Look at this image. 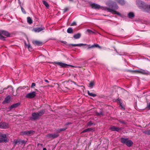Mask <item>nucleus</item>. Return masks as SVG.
Instances as JSON below:
<instances>
[{"mask_svg": "<svg viewBox=\"0 0 150 150\" xmlns=\"http://www.w3.org/2000/svg\"><path fill=\"white\" fill-rule=\"evenodd\" d=\"M59 136V134L58 133H56L48 134L47 137L50 139H54L57 137Z\"/></svg>", "mask_w": 150, "mask_h": 150, "instance_id": "11", "label": "nucleus"}, {"mask_svg": "<svg viewBox=\"0 0 150 150\" xmlns=\"http://www.w3.org/2000/svg\"><path fill=\"white\" fill-rule=\"evenodd\" d=\"M81 36V35L80 33H78L74 35L73 37L76 39L79 38Z\"/></svg>", "mask_w": 150, "mask_h": 150, "instance_id": "24", "label": "nucleus"}, {"mask_svg": "<svg viewBox=\"0 0 150 150\" xmlns=\"http://www.w3.org/2000/svg\"><path fill=\"white\" fill-rule=\"evenodd\" d=\"M45 28L43 27L42 28H33V30L35 32L39 33V32L44 30Z\"/></svg>", "mask_w": 150, "mask_h": 150, "instance_id": "14", "label": "nucleus"}, {"mask_svg": "<svg viewBox=\"0 0 150 150\" xmlns=\"http://www.w3.org/2000/svg\"><path fill=\"white\" fill-rule=\"evenodd\" d=\"M61 42L63 43L66 44L67 43V42L65 41H61Z\"/></svg>", "mask_w": 150, "mask_h": 150, "instance_id": "47", "label": "nucleus"}, {"mask_svg": "<svg viewBox=\"0 0 150 150\" xmlns=\"http://www.w3.org/2000/svg\"><path fill=\"white\" fill-rule=\"evenodd\" d=\"M121 142L123 144H125L128 147H131L133 145V142L127 138L121 137L120 138Z\"/></svg>", "mask_w": 150, "mask_h": 150, "instance_id": "3", "label": "nucleus"}, {"mask_svg": "<svg viewBox=\"0 0 150 150\" xmlns=\"http://www.w3.org/2000/svg\"><path fill=\"white\" fill-rule=\"evenodd\" d=\"M43 150H47V149L46 148H44L43 149Z\"/></svg>", "mask_w": 150, "mask_h": 150, "instance_id": "50", "label": "nucleus"}, {"mask_svg": "<svg viewBox=\"0 0 150 150\" xmlns=\"http://www.w3.org/2000/svg\"><path fill=\"white\" fill-rule=\"evenodd\" d=\"M147 108L149 109L150 110V103L149 104H147Z\"/></svg>", "mask_w": 150, "mask_h": 150, "instance_id": "41", "label": "nucleus"}, {"mask_svg": "<svg viewBox=\"0 0 150 150\" xmlns=\"http://www.w3.org/2000/svg\"><path fill=\"white\" fill-rule=\"evenodd\" d=\"M136 4L138 7L143 11H146L148 8V5L141 0L136 1Z\"/></svg>", "mask_w": 150, "mask_h": 150, "instance_id": "2", "label": "nucleus"}, {"mask_svg": "<svg viewBox=\"0 0 150 150\" xmlns=\"http://www.w3.org/2000/svg\"><path fill=\"white\" fill-rule=\"evenodd\" d=\"M96 114L98 116H101L103 115L104 113L102 111H100L99 112H96Z\"/></svg>", "mask_w": 150, "mask_h": 150, "instance_id": "28", "label": "nucleus"}, {"mask_svg": "<svg viewBox=\"0 0 150 150\" xmlns=\"http://www.w3.org/2000/svg\"><path fill=\"white\" fill-rule=\"evenodd\" d=\"M94 97H95L96 96V94H94Z\"/></svg>", "mask_w": 150, "mask_h": 150, "instance_id": "54", "label": "nucleus"}, {"mask_svg": "<svg viewBox=\"0 0 150 150\" xmlns=\"http://www.w3.org/2000/svg\"><path fill=\"white\" fill-rule=\"evenodd\" d=\"M144 133L148 135H150V129L147 130L144 132Z\"/></svg>", "mask_w": 150, "mask_h": 150, "instance_id": "32", "label": "nucleus"}, {"mask_svg": "<svg viewBox=\"0 0 150 150\" xmlns=\"http://www.w3.org/2000/svg\"><path fill=\"white\" fill-rule=\"evenodd\" d=\"M35 86V83H32V85L31 86V88H33L34 86Z\"/></svg>", "mask_w": 150, "mask_h": 150, "instance_id": "42", "label": "nucleus"}, {"mask_svg": "<svg viewBox=\"0 0 150 150\" xmlns=\"http://www.w3.org/2000/svg\"><path fill=\"white\" fill-rule=\"evenodd\" d=\"M128 16L129 18H132L134 17V14L133 12H130L128 14Z\"/></svg>", "mask_w": 150, "mask_h": 150, "instance_id": "26", "label": "nucleus"}, {"mask_svg": "<svg viewBox=\"0 0 150 150\" xmlns=\"http://www.w3.org/2000/svg\"><path fill=\"white\" fill-rule=\"evenodd\" d=\"M8 88L9 89V91L10 92H12L13 91V88L11 86H8L7 88H4L3 90H4Z\"/></svg>", "mask_w": 150, "mask_h": 150, "instance_id": "20", "label": "nucleus"}, {"mask_svg": "<svg viewBox=\"0 0 150 150\" xmlns=\"http://www.w3.org/2000/svg\"><path fill=\"white\" fill-rule=\"evenodd\" d=\"M45 81L46 82H47V83H49V81L47 79H45Z\"/></svg>", "mask_w": 150, "mask_h": 150, "instance_id": "48", "label": "nucleus"}, {"mask_svg": "<svg viewBox=\"0 0 150 150\" xmlns=\"http://www.w3.org/2000/svg\"><path fill=\"white\" fill-rule=\"evenodd\" d=\"M119 122L122 124H125V122L124 121L119 120Z\"/></svg>", "mask_w": 150, "mask_h": 150, "instance_id": "45", "label": "nucleus"}, {"mask_svg": "<svg viewBox=\"0 0 150 150\" xmlns=\"http://www.w3.org/2000/svg\"><path fill=\"white\" fill-rule=\"evenodd\" d=\"M56 132H57L58 133H60L61 132L60 129H58L57 130Z\"/></svg>", "mask_w": 150, "mask_h": 150, "instance_id": "44", "label": "nucleus"}, {"mask_svg": "<svg viewBox=\"0 0 150 150\" xmlns=\"http://www.w3.org/2000/svg\"><path fill=\"white\" fill-rule=\"evenodd\" d=\"M110 129L112 131L117 132H118L119 131L122 130V129L121 128H120L119 127H116L115 126H111L110 127Z\"/></svg>", "mask_w": 150, "mask_h": 150, "instance_id": "12", "label": "nucleus"}, {"mask_svg": "<svg viewBox=\"0 0 150 150\" xmlns=\"http://www.w3.org/2000/svg\"><path fill=\"white\" fill-rule=\"evenodd\" d=\"M76 25V23L75 22H73L72 23L71 25H72V26L75 25Z\"/></svg>", "mask_w": 150, "mask_h": 150, "instance_id": "43", "label": "nucleus"}, {"mask_svg": "<svg viewBox=\"0 0 150 150\" xmlns=\"http://www.w3.org/2000/svg\"><path fill=\"white\" fill-rule=\"evenodd\" d=\"M8 127V124L4 122H0V128L5 129Z\"/></svg>", "mask_w": 150, "mask_h": 150, "instance_id": "13", "label": "nucleus"}, {"mask_svg": "<svg viewBox=\"0 0 150 150\" xmlns=\"http://www.w3.org/2000/svg\"><path fill=\"white\" fill-rule=\"evenodd\" d=\"M96 47L99 49H101V47L98 44H94V48Z\"/></svg>", "mask_w": 150, "mask_h": 150, "instance_id": "34", "label": "nucleus"}, {"mask_svg": "<svg viewBox=\"0 0 150 150\" xmlns=\"http://www.w3.org/2000/svg\"><path fill=\"white\" fill-rule=\"evenodd\" d=\"M18 139H14L13 142V144H14V146L15 147L16 145L18 144Z\"/></svg>", "mask_w": 150, "mask_h": 150, "instance_id": "25", "label": "nucleus"}, {"mask_svg": "<svg viewBox=\"0 0 150 150\" xmlns=\"http://www.w3.org/2000/svg\"><path fill=\"white\" fill-rule=\"evenodd\" d=\"M21 10L22 11V12L24 13V14H26V12L25 11V9L23 8L21 6Z\"/></svg>", "mask_w": 150, "mask_h": 150, "instance_id": "37", "label": "nucleus"}, {"mask_svg": "<svg viewBox=\"0 0 150 150\" xmlns=\"http://www.w3.org/2000/svg\"><path fill=\"white\" fill-rule=\"evenodd\" d=\"M87 32L88 33H89L91 34V33H93V32L91 30L89 29H88L87 30Z\"/></svg>", "mask_w": 150, "mask_h": 150, "instance_id": "38", "label": "nucleus"}, {"mask_svg": "<svg viewBox=\"0 0 150 150\" xmlns=\"http://www.w3.org/2000/svg\"><path fill=\"white\" fill-rule=\"evenodd\" d=\"M54 64L55 65V64H57L58 65L60 66L61 67H74L72 65L70 64H67L64 63L62 62H55L52 63Z\"/></svg>", "mask_w": 150, "mask_h": 150, "instance_id": "6", "label": "nucleus"}, {"mask_svg": "<svg viewBox=\"0 0 150 150\" xmlns=\"http://www.w3.org/2000/svg\"><path fill=\"white\" fill-rule=\"evenodd\" d=\"M36 93L35 91H33L26 94L25 97L28 99H32L34 98L36 96Z\"/></svg>", "mask_w": 150, "mask_h": 150, "instance_id": "8", "label": "nucleus"}, {"mask_svg": "<svg viewBox=\"0 0 150 150\" xmlns=\"http://www.w3.org/2000/svg\"><path fill=\"white\" fill-rule=\"evenodd\" d=\"M117 3L123 5L125 4V0H114Z\"/></svg>", "mask_w": 150, "mask_h": 150, "instance_id": "19", "label": "nucleus"}, {"mask_svg": "<svg viewBox=\"0 0 150 150\" xmlns=\"http://www.w3.org/2000/svg\"><path fill=\"white\" fill-rule=\"evenodd\" d=\"M69 10V9L67 7H66L63 10V13H64Z\"/></svg>", "mask_w": 150, "mask_h": 150, "instance_id": "36", "label": "nucleus"}, {"mask_svg": "<svg viewBox=\"0 0 150 150\" xmlns=\"http://www.w3.org/2000/svg\"><path fill=\"white\" fill-rule=\"evenodd\" d=\"M69 45L71 46H72L73 47H76V46H84L86 45L87 46L85 47V48H86L87 50H89L91 48H93L94 47V45H87L86 44H83V43H80L79 44H70Z\"/></svg>", "mask_w": 150, "mask_h": 150, "instance_id": "5", "label": "nucleus"}, {"mask_svg": "<svg viewBox=\"0 0 150 150\" xmlns=\"http://www.w3.org/2000/svg\"><path fill=\"white\" fill-rule=\"evenodd\" d=\"M9 139L6 137L5 134L0 133V143L1 142L6 143L8 142Z\"/></svg>", "mask_w": 150, "mask_h": 150, "instance_id": "7", "label": "nucleus"}, {"mask_svg": "<svg viewBox=\"0 0 150 150\" xmlns=\"http://www.w3.org/2000/svg\"><path fill=\"white\" fill-rule=\"evenodd\" d=\"M34 132V131L33 130H27L22 132L21 134V135H25L29 136L33 134Z\"/></svg>", "mask_w": 150, "mask_h": 150, "instance_id": "9", "label": "nucleus"}, {"mask_svg": "<svg viewBox=\"0 0 150 150\" xmlns=\"http://www.w3.org/2000/svg\"><path fill=\"white\" fill-rule=\"evenodd\" d=\"M137 72L142 74H145L147 73L146 71L144 70H142V69L136 70Z\"/></svg>", "mask_w": 150, "mask_h": 150, "instance_id": "22", "label": "nucleus"}, {"mask_svg": "<svg viewBox=\"0 0 150 150\" xmlns=\"http://www.w3.org/2000/svg\"><path fill=\"white\" fill-rule=\"evenodd\" d=\"M91 6L92 8H94V4H93L91 5Z\"/></svg>", "mask_w": 150, "mask_h": 150, "instance_id": "49", "label": "nucleus"}, {"mask_svg": "<svg viewBox=\"0 0 150 150\" xmlns=\"http://www.w3.org/2000/svg\"><path fill=\"white\" fill-rule=\"evenodd\" d=\"M67 128V127H66L65 128H62L60 129L61 132L62 131H65L66 129Z\"/></svg>", "mask_w": 150, "mask_h": 150, "instance_id": "39", "label": "nucleus"}, {"mask_svg": "<svg viewBox=\"0 0 150 150\" xmlns=\"http://www.w3.org/2000/svg\"><path fill=\"white\" fill-rule=\"evenodd\" d=\"M72 123L71 122H68V123H67L66 124H65V125H70V124H71Z\"/></svg>", "mask_w": 150, "mask_h": 150, "instance_id": "46", "label": "nucleus"}, {"mask_svg": "<svg viewBox=\"0 0 150 150\" xmlns=\"http://www.w3.org/2000/svg\"><path fill=\"white\" fill-rule=\"evenodd\" d=\"M28 22L30 24H31L33 23L32 19L30 17H28L27 18Z\"/></svg>", "mask_w": 150, "mask_h": 150, "instance_id": "27", "label": "nucleus"}, {"mask_svg": "<svg viewBox=\"0 0 150 150\" xmlns=\"http://www.w3.org/2000/svg\"><path fill=\"white\" fill-rule=\"evenodd\" d=\"M11 97L10 96H8L3 101V103H8L10 102Z\"/></svg>", "mask_w": 150, "mask_h": 150, "instance_id": "17", "label": "nucleus"}, {"mask_svg": "<svg viewBox=\"0 0 150 150\" xmlns=\"http://www.w3.org/2000/svg\"><path fill=\"white\" fill-rule=\"evenodd\" d=\"M93 85L94 82L93 81H92L89 83V86L91 88H92L93 87Z\"/></svg>", "mask_w": 150, "mask_h": 150, "instance_id": "33", "label": "nucleus"}, {"mask_svg": "<svg viewBox=\"0 0 150 150\" xmlns=\"http://www.w3.org/2000/svg\"><path fill=\"white\" fill-rule=\"evenodd\" d=\"M87 93L89 96L94 97V94L90 93L89 91H87Z\"/></svg>", "mask_w": 150, "mask_h": 150, "instance_id": "35", "label": "nucleus"}, {"mask_svg": "<svg viewBox=\"0 0 150 150\" xmlns=\"http://www.w3.org/2000/svg\"><path fill=\"white\" fill-rule=\"evenodd\" d=\"M42 3L45 6L47 7L48 8L49 7V5L47 2L45 1H42Z\"/></svg>", "mask_w": 150, "mask_h": 150, "instance_id": "29", "label": "nucleus"}, {"mask_svg": "<svg viewBox=\"0 0 150 150\" xmlns=\"http://www.w3.org/2000/svg\"><path fill=\"white\" fill-rule=\"evenodd\" d=\"M20 105V103H16L14 104L9 107V109L11 110L13 108H17Z\"/></svg>", "mask_w": 150, "mask_h": 150, "instance_id": "15", "label": "nucleus"}, {"mask_svg": "<svg viewBox=\"0 0 150 150\" xmlns=\"http://www.w3.org/2000/svg\"><path fill=\"white\" fill-rule=\"evenodd\" d=\"M30 47V45H28V47L29 49Z\"/></svg>", "mask_w": 150, "mask_h": 150, "instance_id": "51", "label": "nucleus"}, {"mask_svg": "<svg viewBox=\"0 0 150 150\" xmlns=\"http://www.w3.org/2000/svg\"><path fill=\"white\" fill-rule=\"evenodd\" d=\"M68 33H73V29L71 28H68L67 30Z\"/></svg>", "mask_w": 150, "mask_h": 150, "instance_id": "30", "label": "nucleus"}, {"mask_svg": "<svg viewBox=\"0 0 150 150\" xmlns=\"http://www.w3.org/2000/svg\"><path fill=\"white\" fill-rule=\"evenodd\" d=\"M3 35L8 37L10 36V34L7 31L3 30H0V40H5V37H4Z\"/></svg>", "mask_w": 150, "mask_h": 150, "instance_id": "4", "label": "nucleus"}, {"mask_svg": "<svg viewBox=\"0 0 150 150\" xmlns=\"http://www.w3.org/2000/svg\"><path fill=\"white\" fill-rule=\"evenodd\" d=\"M32 117H30V119L33 121L37 120L39 118V116L37 112H34L32 114Z\"/></svg>", "mask_w": 150, "mask_h": 150, "instance_id": "10", "label": "nucleus"}, {"mask_svg": "<svg viewBox=\"0 0 150 150\" xmlns=\"http://www.w3.org/2000/svg\"><path fill=\"white\" fill-rule=\"evenodd\" d=\"M25 88H26V87L25 86H23V87H19L16 90L17 92L19 91L20 90H21L22 89H24Z\"/></svg>", "mask_w": 150, "mask_h": 150, "instance_id": "31", "label": "nucleus"}, {"mask_svg": "<svg viewBox=\"0 0 150 150\" xmlns=\"http://www.w3.org/2000/svg\"><path fill=\"white\" fill-rule=\"evenodd\" d=\"M93 123L91 121H90L88 123V126H90L91 125H92Z\"/></svg>", "mask_w": 150, "mask_h": 150, "instance_id": "40", "label": "nucleus"}, {"mask_svg": "<svg viewBox=\"0 0 150 150\" xmlns=\"http://www.w3.org/2000/svg\"><path fill=\"white\" fill-rule=\"evenodd\" d=\"M26 143V142H25L24 140H21L20 139H18V145H22L23 144H25Z\"/></svg>", "mask_w": 150, "mask_h": 150, "instance_id": "23", "label": "nucleus"}, {"mask_svg": "<svg viewBox=\"0 0 150 150\" xmlns=\"http://www.w3.org/2000/svg\"><path fill=\"white\" fill-rule=\"evenodd\" d=\"M93 128H88V129H85L84 130H83L82 131V132L84 133V132H90L92 131L93 130Z\"/></svg>", "mask_w": 150, "mask_h": 150, "instance_id": "21", "label": "nucleus"}, {"mask_svg": "<svg viewBox=\"0 0 150 150\" xmlns=\"http://www.w3.org/2000/svg\"><path fill=\"white\" fill-rule=\"evenodd\" d=\"M45 109H42L37 112L38 113L39 116L41 117L45 114Z\"/></svg>", "mask_w": 150, "mask_h": 150, "instance_id": "16", "label": "nucleus"}, {"mask_svg": "<svg viewBox=\"0 0 150 150\" xmlns=\"http://www.w3.org/2000/svg\"><path fill=\"white\" fill-rule=\"evenodd\" d=\"M32 43L33 44L38 46H40L42 45V42H41L38 40L33 41Z\"/></svg>", "mask_w": 150, "mask_h": 150, "instance_id": "18", "label": "nucleus"}, {"mask_svg": "<svg viewBox=\"0 0 150 150\" xmlns=\"http://www.w3.org/2000/svg\"><path fill=\"white\" fill-rule=\"evenodd\" d=\"M121 104H122L121 103H120V106H121L122 108L123 107H122V106L121 105Z\"/></svg>", "mask_w": 150, "mask_h": 150, "instance_id": "52", "label": "nucleus"}, {"mask_svg": "<svg viewBox=\"0 0 150 150\" xmlns=\"http://www.w3.org/2000/svg\"><path fill=\"white\" fill-rule=\"evenodd\" d=\"M106 4L109 6V8L101 6L98 4L94 3V9H101L105 11L108 10V11L111 13L113 14H116L120 16V13L115 11L118 8V6L116 2L111 0H108L106 3Z\"/></svg>", "mask_w": 150, "mask_h": 150, "instance_id": "1", "label": "nucleus"}, {"mask_svg": "<svg viewBox=\"0 0 150 150\" xmlns=\"http://www.w3.org/2000/svg\"><path fill=\"white\" fill-rule=\"evenodd\" d=\"M149 9H150V5H149Z\"/></svg>", "mask_w": 150, "mask_h": 150, "instance_id": "53", "label": "nucleus"}]
</instances>
